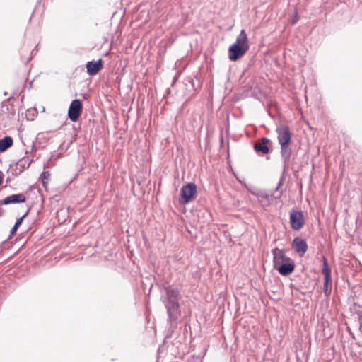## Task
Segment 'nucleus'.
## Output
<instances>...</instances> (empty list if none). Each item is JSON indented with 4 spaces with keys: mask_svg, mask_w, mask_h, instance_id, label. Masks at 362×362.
Here are the masks:
<instances>
[{
    "mask_svg": "<svg viewBox=\"0 0 362 362\" xmlns=\"http://www.w3.org/2000/svg\"><path fill=\"white\" fill-rule=\"evenodd\" d=\"M290 222L291 228L298 230L303 228L305 221L302 211L293 209L290 212Z\"/></svg>",
    "mask_w": 362,
    "mask_h": 362,
    "instance_id": "423d86ee",
    "label": "nucleus"
},
{
    "mask_svg": "<svg viewBox=\"0 0 362 362\" xmlns=\"http://www.w3.org/2000/svg\"><path fill=\"white\" fill-rule=\"evenodd\" d=\"M2 180H3V178H2V177L0 175V185H1V182H2Z\"/></svg>",
    "mask_w": 362,
    "mask_h": 362,
    "instance_id": "6ab92c4d",
    "label": "nucleus"
},
{
    "mask_svg": "<svg viewBox=\"0 0 362 362\" xmlns=\"http://www.w3.org/2000/svg\"><path fill=\"white\" fill-rule=\"evenodd\" d=\"M273 255L274 268L276 269L281 264L289 261L291 258L286 255L284 250L279 248H275L272 251Z\"/></svg>",
    "mask_w": 362,
    "mask_h": 362,
    "instance_id": "6e6552de",
    "label": "nucleus"
},
{
    "mask_svg": "<svg viewBox=\"0 0 362 362\" xmlns=\"http://www.w3.org/2000/svg\"><path fill=\"white\" fill-rule=\"evenodd\" d=\"M294 262L291 259L289 261H287L286 263L281 264L279 267H276V270H277L282 276H288L294 271Z\"/></svg>",
    "mask_w": 362,
    "mask_h": 362,
    "instance_id": "f8f14e48",
    "label": "nucleus"
},
{
    "mask_svg": "<svg viewBox=\"0 0 362 362\" xmlns=\"http://www.w3.org/2000/svg\"><path fill=\"white\" fill-rule=\"evenodd\" d=\"M269 139L267 138H262L260 141L256 142L254 145V148L257 152H262L263 154H267L269 153L268 144L269 143Z\"/></svg>",
    "mask_w": 362,
    "mask_h": 362,
    "instance_id": "4468645a",
    "label": "nucleus"
},
{
    "mask_svg": "<svg viewBox=\"0 0 362 362\" xmlns=\"http://www.w3.org/2000/svg\"><path fill=\"white\" fill-rule=\"evenodd\" d=\"M81 111L82 105L81 100L78 99L74 100L71 102L68 110V115L69 119L73 122L77 121L81 113Z\"/></svg>",
    "mask_w": 362,
    "mask_h": 362,
    "instance_id": "0eeeda50",
    "label": "nucleus"
},
{
    "mask_svg": "<svg viewBox=\"0 0 362 362\" xmlns=\"http://www.w3.org/2000/svg\"><path fill=\"white\" fill-rule=\"evenodd\" d=\"M25 216H26V214L23 215L22 217H21L18 219H17L14 226L13 227V228L11 230V235H13L16 232L18 228L21 225L22 221H23V218H25Z\"/></svg>",
    "mask_w": 362,
    "mask_h": 362,
    "instance_id": "dca6fc26",
    "label": "nucleus"
},
{
    "mask_svg": "<svg viewBox=\"0 0 362 362\" xmlns=\"http://www.w3.org/2000/svg\"><path fill=\"white\" fill-rule=\"evenodd\" d=\"M165 291V294L162 296V300L167 310L169 320L173 322L177 320L180 315L179 300L181 296L176 287L168 286Z\"/></svg>",
    "mask_w": 362,
    "mask_h": 362,
    "instance_id": "f257e3e1",
    "label": "nucleus"
},
{
    "mask_svg": "<svg viewBox=\"0 0 362 362\" xmlns=\"http://www.w3.org/2000/svg\"><path fill=\"white\" fill-rule=\"evenodd\" d=\"M296 21H297V19H296V18H293V20H292V22H291V23H292V24H295V23H296Z\"/></svg>",
    "mask_w": 362,
    "mask_h": 362,
    "instance_id": "a211bd4d",
    "label": "nucleus"
},
{
    "mask_svg": "<svg viewBox=\"0 0 362 362\" xmlns=\"http://www.w3.org/2000/svg\"><path fill=\"white\" fill-rule=\"evenodd\" d=\"M321 272L325 277L324 291L326 295H328L330 293L329 285L331 283V269L329 268L328 261L325 257H323V265Z\"/></svg>",
    "mask_w": 362,
    "mask_h": 362,
    "instance_id": "1a4fd4ad",
    "label": "nucleus"
},
{
    "mask_svg": "<svg viewBox=\"0 0 362 362\" xmlns=\"http://www.w3.org/2000/svg\"><path fill=\"white\" fill-rule=\"evenodd\" d=\"M292 247L300 257H302L308 250V245L301 238L297 237L293 240Z\"/></svg>",
    "mask_w": 362,
    "mask_h": 362,
    "instance_id": "9d476101",
    "label": "nucleus"
},
{
    "mask_svg": "<svg viewBox=\"0 0 362 362\" xmlns=\"http://www.w3.org/2000/svg\"><path fill=\"white\" fill-rule=\"evenodd\" d=\"M281 183L279 182L275 190L273 192L272 195L266 194L265 192H259L257 194V198L258 202L261 204L263 207L268 206L271 203V197L274 196V198L279 199L281 197L282 192H279V188Z\"/></svg>",
    "mask_w": 362,
    "mask_h": 362,
    "instance_id": "39448f33",
    "label": "nucleus"
},
{
    "mask_svg": "<svg viewBox=\"0 0 362 362\" xmlns=\"http://www.w3.org/2000/svg\"><path fill=\"white\" fill-rule=\"evenodd\" d=\"M197 186L194 183L189 182L182 187L180 190V197L183 204H187L192 201L197 194Z\"/></svg>",
    "mask_w": 362,
    "mask_h": 362,
    "instance_id": "20e7f679",
    "label": "nucleus"
},
{
    "mask_svg": "<svg viewBox=\"0 0 362 362\" xmlns=\"http://www.w3.org/2000/svg\"><path fill=\"white\" fill-rule=\"evenodd\" d=\"M41 176H42V179L43 185L45 186V185L47 183L45 182V180H47L49 178V172L46 171V172L42 173Z\"/></svg>",
    "mask_w": 362,
    "mask_h": 362,
    "instance_id": "f3484780",
    "label": "nucleus"
},
{
    "mask_svg": "<svg viewBox=\"0 0 362 362\" xmlns=\"http://www.w3.org/2000/svg\"><path fill=\"white\" fill-rule=\"evenodd\" d=\"M13 144V139L11 136H5L0 140V152L6 151Z\"/></svg>",
    "mask_w": 362,
    "mask_h": 362,
    "instance_id": "2eb2a0df",
    "label": "nucleus"
},
{
    "mask_svg": "<svg viewBox=\"0 0 362 362\" xmlns=\"http://www.w3.org/2000/svg\"><path fill=\"white\" fill-rule=\"evenodd\" d=\"M249 42L245 30H242L238 35L235 43L228 49L229 59L232 62L238 60L243 57L249 49Z\"/></svg>",
    "mask_w": 362,
    "mask_h": 362,
    "instance_id": "f03ea898",
    "label": "nucleus"
},
{
    "mask_svg": "<svg viewBox=\"0 0 362 362\" xmlns=\"http://www.w3.org/2000/svg\"><path fill=\"white\" fill-rule=\"evenodd\" d=\"M103 68L102 60L90 61L86 64L87 73L90 76L96 75Z\"/></svg>",
    "mask_w": 362,
    "mask_h": 362,
    "instance_id": "9b49d317",
    "label": "nucleus"
},
{
    "mask_svg": "<svg viewBox=\"0 0 362 362\" xmlns=\"http://www.w3.org/2000/svg\"><path fill=\"white\" fill-rule=\"evenodd\" d=\"M26 200L25 196L23 194H16L6 197L3 201V204H10L16 203H23Z\"/></svg>",
    "mask_w": 362,
    "mask_h": 362,
    "instance_id": "ddd939ff",
    "label": "nucleus"
},
{
    "mask_svg": "<svg viewBox=\"0 0 362 362\" xmlns=\"http://www.w3.org/2000/svg\"><path fill=\"white\" fill-rule=\"evenodd\" d=\"M277 139L279 144L281 145V154L282 158L287 161L290 157L291 151L288 146L291 142V132L288 126L283 125L277 127Z\"/></svg>",
    "mask_w": 362,
    "mask_h": 362,
    "instance_id": "7ed1b4c3",
    "label": "nucleus"
}]
</instances>
